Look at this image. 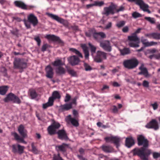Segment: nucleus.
<instances>
[{
  "mask_svg": "<svg viewBox=\"0 0 160 160\" xmlns=\"http://www.w3.org/2000/svg\"><path fill=\"white\" fill-rule=\"evenodd\" d=\"M137 140L138 146L142 147L133 149V155L138 156L142 160H148L149 157L152 153V150L148 148V140L143 135H138Z\"/></svg>",
  "mask_w": 160,
  "mask_h": 160,
  "instance_id": "obj_1",
  "label": "nucleus"
},
{
  "mask_svg": "<svg viewBox=\"0 0 160 160\" xmlns=\"http://www.w3.org/2000/svg\"><path fill=\"white\" fill-rule=\"evenodd\" d=\"M139 64V61L135 58L124 60L123 62V65L126 68L132 69L136 68Z\"/></svg>",
  "mask_w": 160,
  "mask_h": 160,
  "instance_id": "obj_2",
  "label": "nucleus"
},
{
  "mask_svg": "<svg viewBox=\"0 0 160 160\" xmlns=\"http://www.w3.org/2000/svg\"><path fill=\"white\" fill-rule=\"evenodd\" d=\"M27 66V63L23 59L19 58L15 59L13 62L14 69L23 70Z\"/></svg>",
  "mask_w": 160,
  "mask_h": 160,
  "instance_id": "obj_3",
  "label": "nucleus"
},
{
  "mask_svg": "<svg viewBox=\"0 0 160 160\" xmlns=\"http://www.w3.org/2000/svg\"><path fill=\"white\" fill-rule=\"evenodd\" d=\"M60 126V125L59 123L54 121L48 128V134L50 135L55 134L56 133V130L59 128Z\"/></svg>",
  "mask_w": 160,
  "mask_h": 160,
  "instance_id": "obj_4",
  "label": "nucleus"
},
{
  "mask_svg": "<svg viewBox=\"0 0 160 160\" xmlns=\"http://www.w3.org/2000/svg\"><path fill=\"white\" fill-rule=\"evenodd\" d=\"M47 15L52 19L62 24L65 27H67L68 25V23L67 21L59 17L58 16L50 13H48Z\"/></svg>",
  "mask_w": 160,
  "mask_h": 160,
  "instance_id": "obj_5",
  "label": "nucleus"
},
{
  "mask_svg": "<svg viewBox=\"0 0 160 160\" xmlns=\"http://www.w3.org/2000/svg\"><path fill=\"white\" fill-rule=\"evenodd\" d=\"M105 140L107 142H111L114 144L117 148L120 146V142L121 139L117 137H108L105 138Z\"/></svg>",
  "mask_w": 160,
  "mask_h": 160,
  "instance_id": "obj_6",
  "label": "nucleus"
},
{
  "mask_svg": "<svg viewBox=\"0 0 160 160\" xmlns=\"http://www.w3.org/2000/svg\"><path fill=\"white\" fill-rule=\"evenodd\" d=\"M145 127L148 129H153L155 130H158L159 128L158 122L155 119H152L145 126Z\"/></svg>",
  "mask_w": 160,
  "mask_h": 160,
  "instance_id": "obj_7",
  "label": "nucleus"
},
{
  "mask_svg": "<svg viewBox=\"0 0 160 160\" xmlns=\"http://www.w3.org/2000/svg\"><path fill=\"white\" fill-rule=\"evenodd\" d=\"M12 151L14 153H17L21 155L23 153L25 147L19 144H14L12 145Z\"/></svg>",
  "mask_w": 160,
  "mask_h": 160,
  "instance_id": "obj_8",
  "label": "nucleus"
},
{
  "mask_svg": "<svg viewBox=\"0 0 160 160\" xmlns=\"http://www.w3.org/2000/svg\"><path fill=\"white\" fill-rule=\"evenodd\" d=\"M116 6L112 4L108 7H105L103 9V14L106 16H108L110 14H113L114 13V10L116 9Z\"/></svg>",
  "mask_w": 160,
  "mask_h": 160,
  "instance_id": "obj_9",
  "label": "nucleus"
},
{
  "mask_svg": "<svg viewBox=\"0 0 160 160\" xmlns=\"http://www.w3.org/2000/svg\"><path fill=\"white\" fill-rule=\"evenodd\" d=\"M107 53L101 51L97 52V55L94 58V60L97 62H101L103 59H107Z\"/></svg>",
  "mask_w": 160,
  "mask_h": 160,
  "instance_id": "obj_10",
  "label": "nucleus"
},
{
  "mask_svg": "<svg viewBox=\"0 0 160 160\" xmlns=\"http://www.w3.org/2000/svg\"><path fill=\"white\" fill-rule=\"evenodd\" d=\"M69 63L72 66L78 65L80 62V60L78 57L75 55H73L69 57L68 58Z\"/></svg>",
  "mask_w": 160,
  "mask_h": 160,
  "instance_id": "obj_11",
  "label": "nucleus"
},
{
  "mask_svg": "<svg viewBox=\"0 0 160 160\" xmlns=\"http://www.w3.org/2000/svg\"><path fill=\"white\" fill-rule=\"evenodd\" d=\"M137 5L139 6L140 8L144 12H146L148 13H150L151 11L148 9L149 6L145 4L142 0H139Z\"/></svg>",
  "mask_w": 160,
  "mask_h": 160,
  "instance_id": "obj_12",
  "label": "nucleus"
},
{
  "mask_svg": "<svg viewBox=\"0 0 160 160\" xmlns=\"http://www.w3.org/2000/svg\"><path fill=\"white\" fill-rule=\"evenodd\" d=\"M28 20L34 27L36 26L38 23V20L37 17L32 14H31L28 16Z\"/></svg>",
  "mask_w": 160,
  "mask_h": 160,
  "instance_id": "obj_13",
  "label": "nucleus"
},
{
  "mask_svg": "<svg viewBox=\"0 0 160 160\" xmlns=\"http://www.w3.org/2000/svg\"><path fill=\"white\" fill-rule=\"evenodd\" d=\"M100 46L103 49L108 52H110L112 50V48L110 46V42L108 41L101 42Z\"/></svg>",
  "mask_w": 160,
  "mask_h": 160,
  "instance_id": "obj_14",
  "label": "nucleus"
},
{
  "mask_svg": "<svg viewBox=\"0 0 160 160\" xmlns=\"http://www.w3.org/2000/svg\"><path fill=\"white\" fill-rule=\"evenodd\" d=\"M46 77L48 78H52L54 75L53 68L49 65L47 66L45 68Z\"/></svg>",
  "mask_w": 160,
  "mask_h": 160,
  "instance_id": "obj_15",
  "label": "nucleus"
},
{
  "mask_svg": "<svg viewBox=\"0 0 160 160\" xmlns=\"http://www.w3.org/2000/svg\"><path fill=\"white\" fill-rule=\"evenodd\" d=\"M145 37L149 38H152L156 40H160V33L157 32L146 34Z\"/></svg>",
  "mask_w": 160,
  "mask_h": 160,
  "instance_id": "obj_16",
  "label": "nucleus"
},
{
  "mask_svg": "<svg viewBox=\"0 0 160 160\" xmlns=\"http://www.w3.org/2000/svg\"><path fill=\"white\" fill-rule=\"evenodd\" d=\"M47 39L54 42H57L59 43H62V41L58 37L54 35H47L45 37Z\"/></svg>",
  "mask_w": 160,
  "mask_h": 160,
  "instance_id": "obj_17",
  "label": "nucleus"
},
{
  "mask_svg": "<svg viewBox=\"0 0 160 160\" xmlns=\"http://www.w3.org/2000/svg\"><path fill=\"white\" fill-rule=\"evenodd\" d=\"M101 148L103 151L106 153H110L114 152L113 148L110 145H103L101 146Z\"/></svg>",
  "mask_w": 160,
  "mask_h": 160,
  "instance_id": "obj_18",
  "label": "nucleus"
},
{
  "mask_svg": "<svg viewBox=\"0 0 160 160\" xmlns=\"http://www.w3.org/2000/svg\"><path fill=\"white\" fill-rule=\"evenodd\" d=\"M66 120L67 122H70L74 126L78 127L79 125V123L78 121L75 118H72L71 115H69L67 116Z\"/></svg>",
  "mask_w": 160,
  "mask_h": 160,
  "instance_id": "obj_19",
  "label": "nucleus"
},
{
  "mask_svg": "<svg viewBox=\"0 0 160 160\" xmlns=\"http://www.w3.org/2000/svg\"><path fill=\"white\" fill-rule=\"evenodd\" d=\"M135 144L134 140L132 137H130L126 138L125 145L128 148L131 147Z\"/></svg>",
  "mask_w": 160,
  "mask_h": 160,
  "instance_id": "obj_20",
  "label": "nucleus"
},
{
  "mask_svg": "<svg viewBox=\"0 0 160 160\" xmlns=\"http://www.w3.org/2000/svg\"><path fill=\"white\" fill-rule=\"evenodd\" d=\"M68 147V144L63 143L61 145L56 146V148L58 151H61L62 152H66L67 148Z\"/></svg>",
  "mask_w": 160,
  "mask_h": 160,
  "instance_id": "obj_21",
  "label": "nucleus"
},
{
  "mask_svg": "<svg viewBox=\"0 0 160 160\" xmlns=\"http://www.w3.org/2000/svg\"><path fill=\"white\" fill-rule=\"evenodd\" d=\"M15 6L23 9H28L27 6L23 2L20 1H16L14 2Z\"/></svg>",
  "mask_w": 160,
  "mask_h": 160,
  "instance_id": "obj_22",
  "label": "nucleus"
},
{
  "mask_svg": "<svg viewBox=\"0 0 160 160\" xmlns=\"http://www.w3.org/2000/svg\"><path fill=\"white\" fill-rule=\"evenodd\" d=\"M18 131L20 135L23 138H25L27 137V135L26 131L24 129V126L22 125H20L18 128Z\"/></svg>",
  "mask_w": 160,
  "mask_h": 160,
  "instance_id": "obj_23",
  "label": "nucleus"
},
{
  "mask_svg": "<svg viewBox=\"0 0 160 160\" xmlns=\"http://www.w3.org/2000/svg\"><path fill=\"white\" fill-rule=\"evenodd\" d=\"M58 138L60 139L66 140L68 138L66 132L64 130H59L58 132Z\"/></svg>",
  "mask_w": 160,
  "mask_h": 160,
  "instance_id": "obj_24",
  "label": "nucleus"
},
{
  "mask_svg": "<svg viewBox=\"0 0 160 160\" xmlns=\"http://www.w3.org/2000/svg\"><path fill=\"white\" fill-rule=\"evenodd\" d=\"M60 110L62 112L68 111L72 108L71 107V104L69 103H66L63 105H61L60 106Z\"/></svg>",
  "mask_w": 160,
  "mask_h": 160,
  "instance_id": "obj_25",
  "label": "nucleus"
},
{
  "mask_svg": "<svg viewBox=\"0 0 160 160\" xmlns=\"http://www.w3.org/2000/svg\"><path fill=\"white\" fill-rule=\"evenodd\" d=\"M15 95L12 93L8 94L6 97L4 99V101L5 102H8L9 101H13Z\"/></svg>",
  "mask_w": 160,
  "mask_h": 160,
  "instance_id": "obj_26",
  "label": "nucleus"
},
{
  "mask_svg": "<svg viewBox=\"0 0 160 160\" xmlns=\"http://www.w3.org/2000/svg\"><path fill=\"white\" fill-rule=\"evenodd\" d=\"M81 46L84 52L85 58L86 59H88L89 56V53L87 47L85 44H82Z\"/></svg>",
  "mask_w": 160,
  "mask_h": 160,
  "instance_id": "obj_27",
  "label": "nucleus"
},
{
  "mask_svg": "<svg viewBox=\"0 0 160 160\" xmlns=\"http://www.w3.org/2000/svg\"><path fill=\"white\" fill-rule=\"evenodd\" d=\"M128 39L130 41L139 42V39L137 35L135 33H132L131 36L128 37Z\"/></svg>",
  "mask_w": 160,
  "mask_h": 160,
  "instance_id": "obj_28",
  "label": "nucleus"
},
{
  "mask_svg": "<svg viewBox=\"0 0 160 160\" xmlns=\"http://www.w3.org/2000/svg\"><path fill=\"white\" fill-rule=\"evenodd\" d=\"M29 94L31 98L33 99L37 97L38 94L35 90L31 89L29 90Z\"/></svg>",
  "mask_w": 160,
  "mask_h": 160,
  "instance_id": "obj_29",
  "label": "nucleus"
},
{
  "mask_svg": "<svg viewBox=\"0 0 160 160\" xmlns=\"http://www.w3.org/2000/svg\"><path fill=\"white\" fill-rule=\"evenodd\" d=\"M9 87L7 86H3L0 87V94L2 95L5 94L8 90Z\"/></svg>",
  "mask_w": 160,
  "mask_h": 160,
  "instance_id": "obj_30",
  "label": "nucleus"
},
{
  "mask_svg": "<svg viewBox=\"0 0 160 160\" xmlns=\"http://www.w3.org/2000/svg\"><path fill=\"white\" fill-rule=\"evenodd\" d=\"M139 69L141 70V72H139V74H142L144 75H146L148 74V71L147 69L144 67V65L142 64L139 68Z\"/></svg>",
  "mask_w": 160,
  "mask_h": 160,
  "instance_id": "obj_31",
  "label": "nucleus"
},
{
  "mask_svg": "<svg viewBox=\"0 0 160 160\" xmlns=\"http://www.w3.org/2000/svg\"><path fill=\"white\" fill-rule=\"evenodd\" d=\"M12 134L13 135L15 139L18 142V141H20L21 142H22L23 141H24V140L23 138H23L22 137V138H20L17 133L15 132H12Z\"/></svg>",
  "mask_w": 160,
  "mask_h": 160,
  "instance_id": "obj_32",
  "label": "nucleus"
},
{
  "mask_svg": "<svg viewBox=\"0 0 160 160\" xmlns=\"http://www.w3.org/2000/svg\"><path fill=\"white\" fill-rule=\"evenodd\" d=\"M121 55L124 56L128 54L131 52L130 49L128 48H124L120 50Z\"/></svg>",
  "mask_w": 160,
  "mask_h": 160,
  "instance_id": "obj_33",
  "label": "nucleus"
},
{
  "mask_svg": "<svg viewBox=\"0 0 160 160\" xmlns=\"http://www.w3.org/2000/svg\"><path fill=\"white\" fill-rule=\"evenodd\" d=\"M56 72L59 75L64 74L65 73V70L63 68L59 67L56 68Z\"/></svg>",
  "mask_w": 160,
  "mask_h": 160,
  "instance_id": "obj_34",
  "label": "nucleus"
},
{
  "mask_svg": "<svg viewBox=\"0 0 160 160\" xmlns=\"http://www.w3.org/2000/svg\"><path fill=\"white\" fill-rule=\"evenodd\" d=\"M54 99H60L61 98V96L59 92L57 91H54L52 94V96Z\"/></svg>",
  "mask_w": 160,
  "mask_h": 160,
  "instance_id": "obj_35",
  "label": "nucleus"
},
{
  "mask_svg": "<svg viewBox=\"0 0 160 160\" xmlns=\"http://www.w3.org/2000/svg\"><path fill=\"white\" fill-rule=\"evenodd\" d=\"M69 51L72 52L77 55L78 57L81 58H83L82 54L79 51L74 48H70L69 49Z\"/></svg>",
  "mask_w": 160,
  "mask_h": 160,
  "instance_id": "obj_36",
  "label": "nucleus"
},
{
  "mask_svg": "<svg viewBox=\"0 0 160 160\" xmlns=\"http://www.w3.org/2000/svg\"><path fill=\"white\" fill-rule=\"evenodd\" d=\"M52 64L54 66H59L63 65L64 63L61 60L58 59L54 61Z\"/></svg>",
  "mask_w": 160,
  "mask_h": 160,
  "instance_id": "obj_37",
  "label": "nucleus"
},
{
  "mask_svg": "<svg viewBox=\"0 0 160 160\" xmlns=\"http://www.w3.org/2000/svg\"><path fill=\"white\" fill-rule=\"evenodd\" d=\"M67 72L68 73L71 75L72 76L75 77L77 76L76 72L73 69H71L70 68H68L67 69Z\"/></svg>",
  "mask_w": 160,
  "mask_h": 160,
  "instance_id": "obj_38",
  "label": "nucleus"
},
{
  "mask_svg": "<svg viewBox=\"0 0 160 160\" xmlns=\"http://www.w3.org/2000/svg\"><path fill=\"white\" fill-rule=\"evenodd\" d=\"M143 44L145 46L148 47L157 45V42L152 41L150 42H143Z\"/></svg>",
  "mask_w": 160,
  "mask_h": 160,
  "instance_id": "obj_39",
  "label": "nucleus"
},
{
  "mask_svg": "<svg viewBox=\"0 0 160 160\" xmlns=\"http://www.w3.org/2000/svg\"><path fill=\"white\" fill-rule=\"evenodd\" d=\"M88 44L90 48L92 54L96 52V48L90 43H89Z\"/></svg>",
  "mask_w": 160,
  "mask_h": 160,
  "instance_id": "obj_40",
  "label": "nucleus"
},
{
  "mask_svg": "<svg viewBox=\"0 0 160 160\" xmlns=\"http://www.w3.org/2000/svg\"><path fill=\"white\" fill-rule=\"evenodd\" d=\"M104 4V2L103 1H95L94 2V6H98L100 7L103 6Z\"/></svg>",
  "mask_w": 160,
  "mask_h": 160,
  "instance_id": "obj_41",
  "label": "nucleus"
},
{
  "mask_svg": "<svg viewBox=\"0 0 160 160\" xmlns=\"http://www.w3.org/2000/svg\"><path fill=\"white\" fill-rule=\"evenodd\" d=\"M132 16L134 18H137L142 17L141 14L136 12H134L132 14Z\"/></svg>",
  "mask_w": 160,
  "mask_h": 160,
  "instance_id": "obj_42",
  "label": "nucleus"
},
{
  "mask_svg": "<svg viewBox=\"0 0 160 160\" xmlns=\"http://www.w3.org/2000/svg\"><path fill=\"white\" fill-rule=\"evenodd\" d=\"M31 147L32 148V152L35 154H37L38 152V151L36 147L34 146L33 142L31 143Z\"/></svg>",
  "mask_w": 160,
  "mask_h": 160,
  "instance_id": "obj_43",
  "label": "nucleus"
},
{
  "mask_svg": "<svg viewBox=\"0 0 160 160\" xmlns=\"http://www.w3.org/2000/svg\"><path fill=\"white\" fill-rule=\"evenodd\" d=\"M83 66L86 71H90L92 70V67L88 63L84 62Z\"/></svg>",
  "mask_w": 160,
  "mask_h": 160,
  "instance_id": "obj_44",
  "label": "nucleus"
},
{
  "mask_svg": "<svg viewBox=\"0 0 160 160\" xmlns=\"http://www.w3.org/2000/svg\"><path fill=\"white\" fill-rule=\"evenodd\" d=\"M13 102L14 103L19 104L21 102V100L20 98L17 96H15Z\"/></svg>",
  "mask_w": 160,
  "mask_h": 160,
  "instance_id": "obj_45",
  "label": "nucleus"
},
{
  "mask_svg": "<svg viewBox=\"0 0 160 160\" xmlns=\"http://www.w3.org/2000/svg\"><path fill=\"white\" fill-rule=\"evenodd\" d=\"M94 30V29H91L89 30L88 32H86L85 35L86 36L88 37H91L92 35H93Z\"/></svg>",
  "mask_w": 160,
  "mask_h": 160,
  "instance_id": "obj_46",
  "label": "nucleus"
},
{
  "mask_svg": "<svg viewBox=\"0 0 160 160\" xmlns=\"http://www.w3.org/2000/svg\"><path fill=\"white\" fill-rule=\"evenodd\" d=\"M125 24V22L124 21H121L118 22L116 26L118 28H120L123 26Z\"/></svg>",
  "mask_w": 160,
  "mask_h": 160,
  "instance_id": "obj_47",
  "label": "nucleus"
},
{
  "mask_svg": "<svg viewBox=\"0 0 160 160\" xmlns=\"http://www.w3.org/2000/svg\"><path fill=\"white\" fill-rule=\"evenodd\" d=\"M92 36L96 40H98L99 37L98 32H96L95 30H94Z\"/></svg>",
  "mask_w": 160,
  "mask_h": 160,
  "instance_id": "obj_48",
  "label": "nucleus"
},
{
  "mask_svg": "<svg viewBox=\"0 0 160 160\" xmlns=\"http://www.w3.org/2000/svg\"><path fill=\"white\" fill-rule=\"evenodd\" d=\"M144 18L145 20L148 21L152 24L155 23V21L154 18H152L150 17H145Z\"/></svg>",
  "mask_w": 160,
  "mask_h": 160,
  "instance_id": "obj_49",
  "label": "nucleus"
},
{
  "mask_svg": "<svg viewBox=\"0 0 160 160\" xmlns=\"http://www.w3.org/2000/svg\"><path fill=\"white\" fill-rule=\"evenodd\" d=\"M49 47L50 45L48 44L47 43L44 44L42 47L41 51L43 52H44V51H46V49L48 48Z\"/></svg>",
  "mask_w": 160,
  "mask_h": 160,
  "instance_id": "obj_50",
  "label": "nucleus"
},
{
  "mask_svg": "<svg viewBox=\"0 0 160 160\" xmlns=\"http://www.w3.org/2000/svg\"><path fill=\"white\" fill-rule=\"evenodd\" d=\"M34 39L37 42V45L39 46L41 44V40L39 36H36L34 38Z\"/></svg>",
  "mask_w": 160,
  "mask_h": 160,
  "instance_id": "obj_51",
  "label": "nucleus"
},
{
  "mask_svg": "<svg viewBox=\"0 0 160 160\" xmlns=\"http://www.w3.org/2000/svg\"><path fill=\"white\" fill-rule=\"evenodd\" d=\"M138 42L137 43H134V42H130L129 43V45L130 47H134V48H136V47H139V45L138 44Z\"/></svg>",
  "mask_w": 160,
  "mask_h": 160,
  "instance_id": "obj_52",
  "label": "nucleus"
},
{
  "mask_svg": "<svg viewBox=\"0 0 160 160\" xmlns=\"http://www.w3.org/2000/svg\"><path fill=\"white\" fill-rule=\"evenodd\" d=\"M54 100V99L52 96L50 97L48 99V102L52 106L53 104V102Z\"/></svg>",
  "mask_w": 160,
  "mask_h": 160,
  "instance_id": "obj_53",
  "label": "nucleus"
},
{
  "mask_svg": "<svg viewBox=\"0 0 160 160\" xmlns=\"http://www.w3.org/2000/svg\"><path fill=\"white\" fill-rule=\"evenodd\" d=\"M71 98V96L68 93H67L64 101L65 102H69Z\"/></svg>",
  "mask_w": 160,
  "mask_h": 160,
  "instance_id": "obj_54",
  "label": "nucleus"
},
{
  "mask_svg": "<svg viewBox=\"0 0 160 160\" xmlns=\"http://www.w3.org/2000/svg\"><path fill=\"white\" fill-rule=\"evenodd\" d=\"M24 24L25 26L27 28V29H29V28H31V25H30V23L28 21H26V20H24Z\"/></svg>",
  "mask_w": 160,
  "mask_h": 160,
  "instance_id": "obj_55",
  "label": "nucleus"
},
{
  "mask_svg": "<svg viewBox=\"0 0 160 160\" xmlns=\"http://www.w3.org/2000/svg\"><path fill=\"white\" fill-rule=\"evenodd\" d=\"M112 112L113 113H117L118 112V110L117 107L115 105H113L112 106Z\"/></svg>",
  "mask_w": 160,
  "mask_h": 160,
  "instance_id": "obj_56",
  "label": "nucleus"
},
{
  "mask_svg": "<svg viewBox=\"0 0 160 160\" xmlns=\"http://www.w3.org/2000/svg\"><path fill=\"white\" fill-rule=\"evenodd\" d=\"M153 157L154 159H157L160 157V153L157 152H153L152 154Z\"/></svg>",
  "mask_w": 160,
  "mask_h": 160,
  "instance_id": "obj_57",
  "label": "nucleus"
},
{
  "mask_svg": "<svg viewBox=\"0 0 160 160\" xmlns=\"http://www.w3.org/2000/svg\"><path fill=\"white\" fill-rule=\"evenodd\" d=\"M72 113L75 118H77L79 117L78 113L76 110L74 109L72 111Z\"/></svg>",
  "mask_w": 160,
  "mask_h": 160,
  "instance_id": "obj_58",
  "label": "nucleus"
},
{
  "mask_svg": "<svg viewBox=\"0 0 160 160\" xmlns=\"http://www.w3.org/2000/svg\"><path fill=\"white\" fill-rule=\"evenodd\" d=\"M98 32L99 36H100L102 38H104L106 37V35L103 32Z\"/></svg>",
  "mask_w": 160,
  "mask_h": 160,
  "instance_id": "obj_59",
  "label": "nucleus"
},
{
  "mask_svg": "<svg viewBox=\"0 0 160 160\" xmlns=\"http://www.w3.org/2000/svg\"><path fill=\"white\" fill-rule=\"evenodd\" d=\"M149 83L148 81L146 80H144L143 81L142 85L145 87L148 88L149 87Z\"/></svg>",
  "mask_w": 160,
  "mask_h": 160,
  "instance_id": "obj_60",
  "label": "nucleus"
},
{
  "mask_svg": "<svg viewBox=\"0 0 160 160\" xmlns=\"http://www.w3.org/2000/svg\"><path fill=\"white\" fill-rule=\"evenodd\" d=\"M52 106V105L47 102V103H44L43 104L42 107L43 109H45L47 108Z\"/></svg>",
  "mask_w": 160,
  "mask_h": 160,
  "instance_id": "obj_61",
  "label": "nucleus"
},
{
  "mask_svg": "<svg viewBox=\"0 0 160 160\" xmlns=\"http://www.w3.org/2000/svg\"><path fill=\"white\" fill-rule=\"evenodd\" d=\"M129 31V28L128 26H126L122 29V31L124 33H127Z\"/></svg>",
  "mask_w": 160,
  "mask_h": 160,
  "instance_id": "obj_62",
  "label": "nucleus"
},
{
  "mask_svg": "<svg viewBox=\"0 0 160 160\" xmlns=\"http://www.w3.org/2000/svg\"><path fill=\"white\" fill-rule=\"evenodd\" d=\"M69 103L71 104V107L72 108V104H74L76 105L77 104L76 98H74L72 100V101Z\"/></svg>",
  "mask_w": 160,
  "mask_h": 160,
  "instance_id": "obj_63",
  "label": "nucleus"
},
{
  "mask_svg": "<svg viewBox=\"0 0 160 160\" xmlns=\"http://www.w3.org/2000/svg\"><path fill=\"white\" fill-rule=\"evenodd\" d=\"M152 106L153 107V109L154 110L157 109L158 108V105L157 102H155L153 104H152Z\"/></svg>",
  "mask_w": 160,
  "mask_h": 160,
  "instance_id": "obj_64",
  "label": "nucleus"
}]
</instances>
